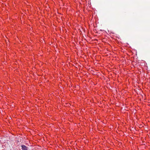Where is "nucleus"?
Instances as JSON below:
<instances>
[{
  "mask_svg": "<svg viewBox=\"0 0 150 150\" xmlns=\"http://www.w3.org/2000/svg\"><path fill=\"white\" fill-rule=\"evenodd\" d=\"M22 149V150H28V148L26 146L24 145H22L21 146Z\"/></svg>",
  "mask_w": 150,
  "mask_h": 150,
  "instance_id": "f257e3e1",
  "label": "nucleus"
}]
</instances>
